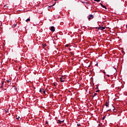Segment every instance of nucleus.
Masks as SVG:
<instances>
[{
	"label": "nucleus",
	"mask_w": 127,
	"mask_h": 127,
	"mask_svg": "<svg viewBox=\"0 0 127 127\" xmlns=\"http://www.w3.org/2000/svg\"><path fill=\"white\" fill-rule=\"evenodd\" d=\"M97 95V94L96 93L94 94L93 98H94V97H95L96 95Z\"/></svg>",
	"instance_id": "2eb2a0df"
},
{
	"label": "nucleus",
	"mask_w": 127,
	"mask_h": 127,
	"mask_svg": "<svg viewBox=\"0 0 127 127\" xmlns=\"http://www.w3.org/2000/svg\"><path fill=\"white\" fill-rule=\"evenodd\" d=\"M56 3V2H55V3L53 4V5H55V4Z\"/></svg>",
	"instance_id": "bb28decb"
},
{
	"label": "nucleus",
	"mask_w": 127,
	"mask_h": 127,
	"mask_svg": "<svg viewBox=\"0 0 127 127\" xmlns=\"http://www.w3.org/2000/svg\"><path fill=\"white\" fill-rule=\"evenodd\" d=\"M66 47H68V45H66Z\"/></svg>",
	"instance_id": "a878e982"
},
{
	"label": "nucleus",
	"mask_w": 127,
	"mask_h": 127,
	"mask_svg": "<svg viewBox=\"0 0 127 127\" xmlns=\"http://www.w3.org/2000/svg\"><path fill=\"white\" fill-rule=\"evenodd\" d=\"M64 122V120L60 121V120H59L57 121V123L59 124H62Z\"/></svg>",
	"instance_id": "20e7f679"
},
{
	"label": "nucleus",
	"mask_w": 127,
	"mask_h": 127,
	"mask_svg": "<svg viewBox=\"0 0 127 127\" xmlns=\"http://www.w3.org/2000/svg\"><path fill=\"white\" fill-rule=\"evenodd\" d=\"M126 28H127V25H126Z\"/></svg>",
	"instance_id": "393cba45"
},
{
	"label": "nucleus",
	"mask_w": 127,
	"mask_h": 127,
	"mask_svg": "<svg viewBox=\"0 0 127 127\" xmlns=\"http://www.w3.org/2000/svg\"><path fill=\"white\" fill-rule=\"evenodd\" d=\"M82 3H85V0H81V1Z\"/></svg>",
	"instance_id": "ddd939ff"
},
{
	"label": "nucleus",
	"mask_w": 127,
	"mask_h": 127,
	"mask_svg": "<svg viewBox=\"0 0 127 127\" xmlns=\"http://www.w3.org/2000/svg\"><path fill=\"white\" fill-rule=\"evenodd\" d=\"M51 30L52 32H55V27L54 26H51Z\"/></svg>",
	"instance_id": "39448f33"
},
{
	"label": "nucleus",
	"mask_w": 127,
	"mask_h": 127,
	"mask_svg": "<svg viewBox=\"0 0 127 127\" xmlns=\"http://www.w3.org/2000/svg\"><path fill=\"white\" fill-rule=\"evenodd\" d=\"M46 124H48V122H47V121L46 122Z\"/></svg>",
	"instance_id": "cd10ccee"
},
{
	"label": "nucleus",
	"mask_w": 127,
	"mask_h": 127,
	"mask_svg": "<svg viewBox=\"0 0 127 127\" xmlns=\"http://www.w3.org/2000/svg\"><path fill=\"white\" fill-rule=\"evenodd\" d=\"M30 21V18H27L26 20V22H29Z\"/></svg>",
	"instance_id": "9b49d317"
},
{
	"label": "nucleus",
	"mask_w": 127,
	"mask_h": 127,
	"mask_svg": "<svg viewBox=\"0 0 127 127\" xmlns=\"http://www.w3.org/2000/svg\"><path fill=\"white\" fill-rule=\"evenodd\" d=\"M20 118V117H17L16 118V119H17V120H18Z\"/></svg>",
	"instance_id": "a211bd4d"
},
{
	"label": "nucleus",
	"mask_w": 127,
	"mask_h": 127,
	"mask_svg": "<svg viewBox=\"0 0 127 127\" xmlns=\"http://www.w3.org/2000/svg\"><path fill=\"white\" fill-rule=\"evenodd\" d=\"M108 111H111V109H110V110H109Z\"/></svg>",
	"instance_id": "5701e85b"
},
{
	"label": "nucleus",
	"mask_w": 127,
	"mask_h": 127,
	"mask_svg": "<svg viewBox=\"0 0 127 127\" xmlns=\"http://www.w3.org/2000/svg\"><path fill=\"white\" fill-rule=\"evenodd\" d=\"M104 29H105V27H98V30H103Z\"/></svg>",
	"instance_id": "423d86ee"
},
{
	"label": "nucleus",
	"mask_w": 127,
	"mask_h": 127,
	"mask_svg": "<svg viewBox=\"0 0 127 127\" xmlns=\"http://www.w3.org/2000/svg\"><path fill=\"white\" fill-rule=\"evenodd\" d=\"M112 107H113V112H116L117 110L114 107V105H112Z\"/></svg>",
	"instance_id": "1a4fd4ad"
},
{
	"label": "nucleus",
	"mask_w": 127,
	"mask_h": 127,
	"mask_svg": "<svg viewBox=\"0 0 127 127\" xmlns=\"http://www.w3.org/2000/svg\"><path fill=\"white\" fill-rule=\"evenodd\" d=\"M96 29H98V28H97V27H96Z\"/></svg>",
	"instance_id": "c85d7f7f"
},
{
	"label": "nucleus",
	"mask_w": 127,
	"mask_h": 127,
	"mask_svg": "<svg viewBox=\"0 0 127 127\" xmlns=\"http://www.w3.org/2000/svg\"><path fill=\"white\" fill-rule=\"evenodd\" d=\"M57 0H55V1H57Z\"/></svg>",
	"instance_id": "7c9ffc66"
},
{
	"label": "nucleus",
	"mask_w": 127,
	"mask_h": 127,
	"mask_svg": "<svg viewBox=\"0 0 127 127\" xmlns=\"http://www.w3.org/2000/svg\"><path fill=\"white\" fill-rule=\"evenodd\" d=\"M100 4L104 8H105V9H107V8L106 7V6L103 5L102 3H100Z\"/></svg>",
	"instance_id": "0eeeda50"
},
{
	"label": "nucleus",
	"mask_w": 127,
	"mask_h": 127,
	"mask_svg": "<svg viewBox=\"0 0 127 127\" xmlns=\"http://www.w3.org/2000/svg\"><path fill=\"white\" fill-rule=\"evenodd\" d=\"M77 126H80V124H77Z\"/></svg>",
	"instance_id": "aec40b11"
},
{
	"label": "nucleus",
	"mask_w": 127,
	"mask_h": 127,
	"mask_svg": "<svg viewBox=\"0 0 127 127\" xmlns=\"http://www.w3.org/2000/svg\"><path fill=\"white\" fill-rule=\"evenodd\" d=\"M4 84V81H2L1 86L0 87L1 88H3V85Z\"/></svg>",
	"instance_id": "f8f14e48"
},
{
	"label": "nucleus",
	"mask_w": 127,
	"mask_h": 127,
	"mask_svg": "<svg viewBox=\"0 0 127 127\" xmlns=\"http://www.w3.org/2000/svg\"><path fill=\"white\" fill-rule=\"evenodd\" d=\"M93 18H94V15H92V14H90L89 15V16L88 17V20H91L92 19H93Z\"/></svg>",
	"instance_id": "f03ea898"
},
{
	"label": "nucleus",
	"mask_w": 127,
	"mask_h": 127,
	"mask_svg": "<svg viewBox=\"0 0 127 127\" xmlns=\"http://www.w3.org/2000/svg\"><path fill=\"white\" fill-rule=\"evenodd\" d=\"M105 118H106V116L103 117V118H102V120H105Z\"/></svg>",
	"instance_id": "dca6fc26"
},
{
	"label": "nucleus",
	"mask_w": 127,
	"mask_h": 127,
	"mask_svg": "<svg viewBox=\"0 0 127 127\" xmlns=\"http://www.w3.org/2000/svg\"><path fill=\"white\" fill-rule=\"evenodd\" d=\"M43 47H45L46 46V45L45 44H43Z\"/></svg>",
	"instance_id": "f3484780"
},
{
	"label": "nucleus",
	"mask_w": 127,
	"mask_h": 127,
	"mask_svg": "<svg viewBox=\"0 0 127 127\" xmlns=\"http://www.w3.org/2000/svg\"><path fill=\"white\" fill-rule=\"evenodd\" d=\"M103 73H105V74L106 73L105 71H104Z\"/></svg>",
	"instance_id": "b1692460"
},
{
	"label": "nucleus",
	"mask_w": 127,
	"mask_h": 127,
	"mask_svg": "<svg viewBox=\"0 0 127 127\" xmlns=\"http://www.w3.org/2000/svg\"><path fill=\"white\" fill-rule=\"evenodd\" d=\"M54 86H56V84H55V83H54Z\"/></svg>",
	"instance_id": "c756f323"
},
{
	"label": "nucleus",
	"mask_w": 127,
	"mask_h": 127,
	"mask_svg": "<svg viewBox=\"0 0 127 127\" xmlns=\"http://www.w3.org/2000/svg\"><path fill=\"white\" fill-rule=\"evenodd\" d=\"M96 92H100V90H98V91H97Z\"/></svg>",
	"instance_id": "4be33fe9"
},
{
	"label": "nucleus",
	"mask_w": 127,
	"mask_h": 127,
	"mask_svg": "<svg viewBox=\"0 0 127 127\" xmlns=\"http://www.w3.org/2000/svg\"><path fill=\"white\" fill-rule=\"evenodd\" d=\"M95 0V1H97V2H99V1H100V0Z\"/></svg>",
	"instance_id": "6ab92c4d"
},
{
	"label": "nucleus",
	"mask_w": 127,
	"mask_h": 127,
	"mask_svg": "<svg viewBox=\"0 0 127 127\" xmlns=\"http://www.w3.org/2000/svg\"><path fill=\"white\" fill-rule=\"evenodd\" d=\"M65 77L64 76H62L61 77H60V81L61 82H64L65 81Z\"/></svg>",
	"instance_id": "f257e3e1"
},
{
	"label": "nucleus",
	"mask_w": 127,
	"mask_h": 127,
	"mask_svg": "<svg viewBox=\"0 0 127 127\" xmlns=\"http://www.w3.org/2000/svg\"><path fill=\"white\" fill-rule=\"evenodd\" d=\"M6 81L8 82V83H10L11 82V79H9L8 80H6Z\"/></svg>",
	"instance_id": "4468645a"
},
{
	"label": "nucleus",
	"mask_w": 127,
	"mask_h": 127,
	"mask_svg": "<svg viewBox=\"0 0 127 127\" xmlns=\"http://www.w3.org/2000/svg\"><path fill=\"white\" fill-rule=\"evenodd\" d=\"M40 93H43L44 94H46V91L43 89H40L39 91Z\"/></svg>",
	"instance_id": "7ed1b4c3"
},
{
	"label": "nucleus",
	"mask_w": 127,
	"mask_h": 127,
	"mask_svg": "<svg viewBox=\"0 0 127 127\" xmlns=\"http://www.w3.org/2000/svg\"><path fill=\"white\" fill-rule=\"evenodd\" d=\"M92 95H93V93H92Z\"/></svg>",
	"instance_id": "2f4dec72"
},
{
	"label": "nucleus",
	"mask_w": 127,
	"mask_h": 127,
	"mask_svg": "<svg viewBox=\"0 0 127 127\" xmlns=\"http://www.w3.org/2000/svg\"><path fill=\"white\" fill-rule=\"evenodd\" d=\"M107 76H108V77H110V75L108 74V75H107Z\"/></svg>",
	"instance_id": "412c9836"
},
{
	"label": "nucleus",
	"mask_w": 127,
	"mask_h": 127,
	"mask_svg": "<svg viewBox=\"0 0 127 127\" xmlns=\"http://www.w3.org/2000/svg\"><path fill=\"white\" fill-rule=\"evenodd\" d=\"M105 106L107 107H109V101L107 100V102L105 104Z\"/></svg>",
	"instance_id": "6e6552de"
},
{
	"label": "nucleus",
	"mask_w": 127,
	"mask_h": 127,
	"mask_svg": "<svg viewBox=\"0 0 127 127\" xmlns=\"http://www.w3.org/2000/svg\"><path fill=\"white\" fill-rule=\"evenodd\" d=\"M16 25H17V23L14 24V25H12V27L13 28H15V27L16 26Z\"/></svg>",
	"instance_id": "9d476101"
},
{
	"label": "nucleus",
	"mask_w": 127,
	"mask_h": 127,
	"mask_svg": "<svg viewBox=\"0 0 127 127\" xmlns=\"http://www.w3.org/2000/svg\"><path fill=\"white\" fill-rule=\"evenodd\" d=\"M93 3H94L95 2H93Z\"/></svg>",
	"instance_id": "473e14b6"
}]
</instances>
